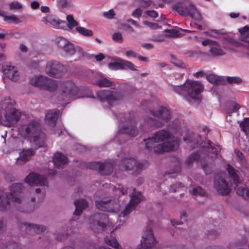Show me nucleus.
<instances>
[{
	"label": "nucleus",
	"mask_w": 249,
	"mask_h": 249,
	"mask_svg": "<svg viewBox=\"0 0 249 249\" xmlns=\"http://www.w3.org/2000/svg\"><path fill=\"white\" fill-rule=\"evenodd\" d=\"M171 137L170 133L164 129L157 132L154 136L144 140L146 148L149 151L162 153L177 149L179 145L178 140L166 141Z\"/></svg>",
	"instance_id": "nucleus-1"
},
{
	"label": "nucleus",
	"mask_w": 249,
	"mask_h": 249,
	"mask_svg": "<svg viewBox=\"0 0 249 249\" xmlns=\"http://www.w3.org/2000/svg\"><path fill=\"white\" fill-rule=\"evenodd\" d=\"M24 188L20 183L13 184L10 187V194L8 196L3 190L0 189V210H6L10 205L9 199L14 203L19 211L30 212V210L25 208V199L21 198V194Z\"/></svg>",
	"instance_id": "nucleus-2"
},
{
	"label": "nucleus",
	"mask_w": 249,
	"mask_h": 249,
	"mask_svg": "<svg viewBox=\"0 0 249 249\" xmlns=\"http://www.w3.org/2000/svg\"><path fill=\"white\" fill-rule=\"evenodd\" d=\"M203 85L198 81L187 80L183 85L174 86L172 90L183 96L190 103L198 102L202 99Z\"/></svg>",
	"instance_id": "nucleus-3"
},
{
	"label": "nucleus",
	"mask_w": 249,
	"mask_h": 249,
	"mask_svg": "<svg viewBox=\"0 0 249 249\" xmlns=\"http://www.w3.org/2000/svg\"><path fill=\"white\" fill-rule=\"evenodd\" d=\"M20 135L27 139L37 147L43 145L45 135L40 130L39 124L37 122H32L24 124L19 128Z\"/></svg>",
	"instance_id": "nucleus-4"
},
{
	"label": "nucleus",
	"mask_w": 249,
	"mask_h": 249,
	"mask_svg": "<svg viewBox=\"0 0 249 249\" xmlns=\"http://www.w3.org/2000/svg\"><path fill=\"white\" fill-rule=\"evenodd\" d=\"M20 116V112L14 107L10 98L0 102V124L11 126L17 123Z\"/></svg>",
	"instance_id": "nucleus-5"
},
{
	"label": "nucleus",
	"mask_w": 249,
	"mask_h": 249,
	"mask_svg": "<svg viewBox=\"0 0 249 249\" xmlns=\"http://www.w3.org/2000/svg\"><path fill=\"white\" fill-rule=\"evenodd\" d=\"M89 225L94 231L100 232L104 231L107 227L111 233L120 228V225L112 226V222L108 216L104 213L96 214L89 219Z\"/></svg>",
	"instance_id": "nucleus-6"
},
{
	"label": "nucleus",
	"mask_w": 249,
	"mask_h": 249,
	"mask_svg": "<svg viewBox=\"0 0 249 249\" xmlns=\"http://www.w3.org/2000/svg\"><path fill=\"white\" fill-rule=\"evenodd\" d=\"M150 112L154 118L148 117L146 121L150 125L157 127H162L172 117L171 111L164 107H160L155 110H151Z\"/></svg>",
	"instance_id": "nucleus-7"
},
{
	"label": "nucleus",
	"mask_w": 249,
	"mask_h": 249,
	"mask_svg": "<svg viewBox=\"0 0 249 249\" xmlns=\"http://www.w3.org/2000/svg\"><path fill=\"white\" fill-rule=\"evenodd\" d=\"M25 181L30 185H39L41 188H36L34 192L37 195V202H40L43 198L45 193L44 186H47L46 178L38 174L30 173L25 179Z\"/></svg>",
	"instance_id": "nucleus-8"
},
{
	"label": "nucleus",
	"mask_w": 249,
	"mask_h": 249,
	"mask_svg": "<svg viewBox=\"0 0 249 249\" xmlns=\"http://www.w3.org/2000/svg\"><path fill=\"white\" fill-rule=\"evenodd\" d=\"M98 98L102 102H106L111 106L118 104L124 97V92L120 89L101 90L97 92Z\"/></svg>",
	"instance_id": "nucleus-9"
},
{
	"label": "nucleus",
	"mask_w": 249,
	"mask_h": 249,
	"mask_svg": "<svg viewBox=\"0 0 249 249\" xmlns=\"http://www.w3.org/2000/svg\"><path fill=\"white\" fill-rule=\"evenodd\" d=\"M95 199V205L99 210L109 212H117L118 211V202L115 200H109L101 192L96 193Z\"/></svg>",
	"instance_id": "nucleus-10"
},
{
	"label": "nucleus",
	"mask_w": 249,
	"mask_h": 249,
	"mask_svg": "<svg viewBox=\"0 0 249 249\" xmlns=\"http://www.w3.org/2000/svg\"><path fill=\"white\" fill-rule=\"evenodd\" d=\"M29 83L35 87H42L50 91L55 90L58 87L56 81L42 75L31 77Z\"/></svg>",
	"instance_id": "nucleus-11"
},
{
	"label": "nucleus",
	"mask_w": 249,
	"mask_h": 249,
	"mask_svg": "<svg viewBox=\"0 0 249 249\" xmlns=\"http://www.w3.org/2000/svg\"><path fill=\"white\" fill-rule=\"evenodd\" d=\"M78 91V87L72 80L64 81L59 85V94L62 100H67L74 97H78L77 96Z\"/></svg>",
	"instance_id": "nucleus-12"
},
{
	"label": "nucleus",
	"mask_w": 249,
	"mask_h": 249,
	"mask_svg": "<svg viewBox=\"0 0 249 249\" xmlns=\"http://www.w3.org/2000/svg\"><path fill=\"white\" fill-rule=\"evenodd\" d=\"M45 71L48 75L56 78H60L64 76L67 72L66 67L59 62L50 60L47 62Z\"/></svg>",
	"instance_id": "nucleus-13"
},
{
	"label": "nucleus",
	"mask_w": 249,
	"mask_h": 249,
	"mask_svg": "<svg viewBox=\"0 0 249 249\" xmlns=\"http://www.w3.org/2000/svg\"><path fill=\"white\" fill-rule=\"evenodd\" d=\"M174 9L180 15L189 16L197 20H201L202 18L200 13L192 3H178L174 6Z\"/></svg>",
	"instance_id": "nucleus-14"
},
{
	"label": "nucleus",
	"mask_w": 249,
	"mask_h": 249,
	"mask_svg": "<svg viewBox=\"0 0 249 249\" xmlns=\"http://www.w3.org/2000/svg\"><path fill=\"white\" fill-rule=\"evenodd\" d=\"M231 183L224 174L217 175L214 179V187L218 193L223 196L230 194L231 190Z\"/></svg>",
	"instance_id": "nucleus-15"
},
{
	"label": "nucleus",
	"mask_w": 249,
	"mask_h": 249,
	"mask_svg": "<svg viewBox=\"0 0 249 249\" xmlns=\"http://www.w3.org/2000/svg\"><path fill=\"white\" fill-rule=\"evenodd\" d=\"M227 170L229 175L233 179V182L236 185L235 189L237 194L239 196H242L245 199L249 198V189L244 185L240 186H238V184L241 183L239 178L236 174L234 169L231 165H228L227 166Z\"/></svg>",
	"instance_id": "nucleus-16"
},
{
	"label": "nucleus",
	"mask_w": 249,
	"mask_h": 249,
	"mask_svg": "<svg viewBox=\"0 0 249 249\" xmlns=\"http://www.w3.org/2000/svg\"><path fill=\"white\" fill-rule=\"evenodd\" d=\"M157 244V241L151 228L146 229L143 232L141 241L142 249H152Z\"/></svg>",
	"instance_id": "nucleus-17"
},
{
	"label": "nucleus",
	"mask_w": 249,
	"mask_h": 249,
	"mask_svg": "<svg viewBox=\"0 0 249 249\" xmlns=\"http://www.w3.org/2000/svg\"><path fill=\"white\" fill-rule=\"evenodd\" d=\"M144 199V197L142 196L141 193L137 192L134 189L130 203L126 206L124 212L120 215V218L124 217L130 213L135 209L137 205Z\"/></svg>",
	"instance_id": "nucleus-18"
},
{
	"label": "nucleus",
	"mask_w": 249,
	"mask_h": 249,
	"mask_svg": "<svg viewBox=\"0 0 249 249\" xmlns=\"http://www.w3.org/2000/svg\"><path fill=\"white\" fill-rule=\"evenodd\" d=\"M146 166L144 165L142 163L138 162L133 158H125L121 162L120 167L122 170H134L135 172H138L139 171L145 168Z\"/></svg>",
	"instance_id": "nucleus-19"
},
{
	"label": "nucleus",
	"mask_w": 249,
	"mask_h": 249,
	"mask_svg": "<svg viewBox=\"0 0 249 249\" xmlns=\"http://www.w3.org/2000/svg\"><path fill=\"white\" fill-rule=\"evenodd\" d=\"M42 21L45 24L50 25L56 29H65L67 28L66 21L61 20L53 15H47L42 18Z\"/></svg>",
	"instance_id": "nucleus-20"
},
{
	"label": "nucleus",
	"mask_w": 249,
	"mask_h": 249,
	"mask_svg": "<svg viewBox=\"0 0 249 249\" xmlns=\"http://www.w3.org/2000/svg\"><path fill=\"white\" fill-rule=\"evenodd\" d=\"M21 230L25 232L33 234L41 233L45 231L46 227L43 225H36L30 223H22L20 225Z\"/></svg>",
	"instance_id": "nucleus-21"
},
{
	"label": "nucleus",
	"mask_w": 249,
	"mask_h": 249,
	"mask_svg": "<svg viewBox=\"0 0 249 249\" xmlns=\"http://www.w3.org/2000/svg\"><path fill=\"white\" fill-rule=\"evenodd\" d=\"M138 133V131L135 128L134 122L132 120H130L120 129L118 137H122L121 135L123 134L135 137Z\"/></svg>",
	"instance_id": "nucleus-22"
},
{
	"label": "nucleus",
	"mask_w": 249,
	"mask_h": 249,
	"mask_svg": "<svg viewBox=\"0 0 249 249\" xmlns=\"http://www.w3.org/2000/svg\"><path fill=\"white\" fill-rule=\"evenodd\" d=\"M4 73L6 77L13 81H17L20 77V73L18 69L11 65H6L4 68Z\"/></svg>",
	"instance_id": "nucleus-23"
},
{
	"label": "nucleus",
	"mask_w": 249,
	"mask_h": 249,
	"mask_svg": "<svg viewBox=\"0 0 249 249\" xmlns=\"http://www.w3.org/2000/svg\"><path fill=\"white\" fill-rule=\"evenodd\" d=\"M59 114V111L58 110H48L46 114L45 123L51 126H54L55 125Z\"/></svg>",
	"instance_id": "nucleus-24"
},
{
	"label": "nucleus",
	"mask_w": 249,
	"mask_h": 249,
	"mask_svg": "<svg viewBox=\"0 0 249 249\" xmlns=\"http://www.w3.org/2000/svg\"><path fill=\"white\" fill-rule=\"evenodd\" d=\"M34 155V152L31 149H24L19 154L17 159L18 164L21 165L29 160Z\"/></svg>",
	"instance_id": "nucleus-25"
},
{
	"label": "nucleus",
	"mask_w": 249,
	"mask_h": 249,
	"mask_svg": "<svg viewBox=\"0 0 249 249\" xmlns=\"http://www.w3.org/2000/svg\"><path fill=\"white\" fill-rule=\"evenodd\" d=\"M54 165L58 168H64L68 162L67 158L61 153H56L53 158Z\"/></svg>",
	"instance_id": "nucleus-26"
},
{
	"label": "nucleus",
	"mask_w": 249,
	"mask_h": 249,
	"mask_svg": "<svg viewBox=\"0 0 249 249\" xmlns=\"http://www.w3.org/2000/svg\"><path fill=\"white\" fill-rule=\"evenodd\" d=\"M56 5L60 10H72L75 7L72 0H56Z\"/></svg>",
	"instance_id": "nucleus-27"
},
{
	"label": "nucleus",
	"mask_w": 249,
	"mask_h": 249,
	"mask_svg": "<svg viewBox=\"0 0 249 249\" xmlns=\"http://www.w3.org/2000/svg\"><path fill=\"white\" fill-rule=\"evenodd\" d=\"M104 242L115 249H123L115 237L107 236L104 238Z\"/></svg>",
	"instance_id": "nucleus-28"
},
{
	"label": "nucleus",
	"mask_w": 249,
	"mask_h": 249,
	"mask_svg": "<svg viewBox=\"0 0 249 249\" xmlns=\"http://www.w3.org/2000/svg\"><path fill=\"white\" fill-rule=\"evenodd\" d=\"M210 53L213 56H220L226 54L225 51L221 48L220 44L214 41L210 49Z\"/></svg>",
	"instance_id": "nucleus-29"
},
{
	"label": "nucleus",
	"mask_w": 249,
	"mask_h": 249,
	"mask_svg": "<svg viewBox=\"0 0 249 249\" xmlns=\"http://www.w3.org/2000/svg\"><path fill=\"white\" fill-rule=\"evenodd\" d=\"M75 205V211L74 214L76 215H79L82 212L83 209L87 208L88 206V203L83 199H79L74 202Z\"/></svg>",
	"instance_id": "nucleus-30"
},
{
	"label": "nucleus",
	"mask_w": 249,
	"mask_h": 249,
	"mask_svg": "<svg viewBox=\"0 0 249 249\" xmlns=\"http://www.w3.org/2000/svg\"><path fill=\"white\" fill-rule=\"evenodd\" d=\"M67 27L70 31H72L74 28L78 27V22L74 19L72 15L69 14L66 17Z\"/></svg>",
	"instance_id": "nucleus-31"
},
{
	"label": "nucleus",
	"mask_w": 249,
	"mask_h": 249,
	"mask_svg": "<svg viewBox=\"0 0 249 249\" xmlns=\"http://www.w3.org/2000/svg\"><path fill=\"white\" fill-rule=\"evenodd\" d=\"M95 84L101 87H109L113 85V83L111 81L103 76L100 77Z\"/></svg>",
	"instance_id": "nucleus-32"
},
{
	"label": "nucleus",
	"mask_w": 249,
	"mask_h": 249,
	"mask_svg": "<svg viewBox=\"0 0 249 249\" xmlns=\"http://www.w3.org/2000/svg\"><path fill=\"white\" fill-rule=\"evenodd\" d=\"M0 249H21V248L18 243L10 241L2 242L1 245H0Z\"/></svg>",
	"instance_id": "nucleus-33"
},
{
	"label": "nucleus",
	"mask_w": 249,
	"mask_h": 249,
	"mask_svg": "<svg viewBox=\"0 0 249 249\" xmlns=\"http://www.w3.org/2000/svg\"><path fill=\"white\" fill-rule=\"evenodd\" d=\"M241 35V39L244 41L249 42V26H245L239 29Z\"/></svg>",
	"instance_id": "nucleus-34"
},
{
	"label": "nucleus",
	"mask_w": 249,
	"mask_h": 249,
	"mask_svg": "<svg viewBox=\"0 0 249 249\" xmlns=\"http://www.w3.org/2000/svg\"><path fill=\"white\" fill-rule=\"evenodd\" d=\"M107 164L97 162H91L89 164L90 168L98 170L103 173H105L104 170L107 167Z\"/></svg>",
	"instance_id": "nucleus-35"
},
{
	"label": "nucleus",
	"mask_w": 249,
	"mask_h": 249,
	"mask_svg": "<svg viewBox=\"0 0 249 249\" xmlns=\"http://www.w3.org/2000/svg\"><path fill=\"white\" fill-rule=\"evenodd\" d=\"M122 59L117 58L116 61L109 63L108 67L111 70H123L122 67Z\"/></svg>",
	"instance_id": "nucleus-36"
},
{
	"label": "nucleus",
	"mask_w": 249,
	"mask_h": 249,
	"mask_svg": "<svg viewBox=\"0 0 249 249\" xmlns=\"http://www.w3.org/2000/svg\"><path fill=\"white\" fill-rule=\"evenodd\" d=\"M206 79L209 82L215 85L219 84L222 82L221 78L214 74L207 75Z\"/></svg>",
	"instance_id": "nucleus-37"
},
{
	"label": "nucleus",
	"mask_w": 249,
	"mask_h": 249,
	"mask_svg": "<svg viewBox=\"0 0 249 249\" xmlns=\"http://www.w3.org/2000/svg\"><path fill=\"white\" fill-rule=\"evenodd\" d=\"M76 31L79 34L84 36H91L93 35V32L91 30L81 26L77 27L76 28Z\"/></svg>",
	"instance_id": "nucleus-38"
},
{
	"label": "nucleus",
	"mask_w": 249,
	"mask_h": 249,
	"mask_svg": "<svg viewBox=\"0 0 249 249\" xmlns=\"http://www.w3.org/2000/svg\"><path fill=\"white\" fill-rule=\"evenodd\" d=\"M3 18L4 21L9 23L18 24L21 22V20L15 15L11 16H4Z\"/></svg>",
	"instance_id": "nucleus-39"
},
{
	"label": "nucleus",
	"mask_w": 249,
	"mask_h": 249,
	"mask_svg": "<svg viewBox=\"0 0 249 249\" xmlns=\"http://www.w3.org/2000/svg\"><path fill=\"white\" fill-rule=\"evenodd\" d=\"M75 46L73 44L70 42L64 49L63 50L65 53L69 55H72L74 54V50Z\"/></svg>",
	"instance_id": "nucleus-40"
},
{
	"label": "nucleus",
	"mask_w": 249,
	"mask_h": 249,
	"mask_svg": "<svg viewBox=\"0 0 249 249\" xmlns=\"http://www.w3.org/2000/svg\"><path fill=\"white\" fill-rule=\"evenodd\" d=\"M56 43L60 48L63 49L70 43V42L65 38L63 37H58L56 39Z\"/></svg>",
	"instance_id": "nucleus-41"
},
{
	"label": "nucleus",
	"mask_w": 249,
	"mask_h": 249,
	"mask_svg": "<svg viewBox=\"0 0 249 249\" xmlns=\"http://www.w3.org/2000/svg\"><path fill=\"white\" fill-rule=\"evenodd\" d=\"M190 192L193 195L204 196L205 195V191L199 186L193 187Z\"/></svg>",
	"instance_id": "nucleus-42"
},
{
	"label": "nucleus",
	"mask_w": 249,
	"mask_h": 249,
	"mask_svg": "<svg viewBox=\"0 0 249 249\" xmlns=\"http://www.w3.org/2000/svg\"><path fill=\"white\" fill-rule=\"evenodd\" d=\"M226 34L224 30H212L209 33V35L212 37L218 38L221 35H223Z\"/></svg>",
	"instance_id": "nucleus-43"
},
{
	"label": "nucleus",
	"mask_w": 249,
	"mask_h": 249,
	"mask_svg": "<svg viewBox=\"0 0 249 249\" xmlns=\"http://www.w3.org/2000/svg\"><path fill=\"white\" fill-rule=\"evenodd\" d=\"M122 62L123 70L127 68L132 71H136L137 70L135 68L136 67L135 66L133 63H132L131 62L124 60V59H122Z\"/></svg>",
	"instance_id": "nucleus-44"
},
{
	"label": "nucleus",
	"mask_w": 249,
	"mask_h": 249,
	"mask_svg": "<svg viewBox=\"0 0 249 249\" xmlns=\"http://www.w3.org/2000/svg\"><path fill=\"white\" fill-rule=\"evenodd\" d=\"M240 125L243 131L247 132L249 131V119H245L244 121L240 123Z\"/></svg>",
	"instance_id": "nucleus-45"
},
{
	"label": "nucleus",
	"mask_w": 249,
	"mask_h": 249,
	"mask_svg": "<svg viewBox=\"0 0 249 249\" xmlns=\"http://www.w3.org/2000/svg\"><path fill=\"white\" fill-rule=\"evenodd\" d=\"M10 9L11 10H19L22 8V5L21 3L18 1H13L9 4Z\"/></svg>",
	"instance_id": "nucleus-46"
},
{
	"label": "nucleus",
	"mask_w": 249,
	"mask_h": 249,
	"mask_svg": "<svg viewBox=\"0 0 249 249\" xmlns=\"http://www.w3.org/2000/svg\"><path fill=\"white\" fill-rule=\"evenodd\" d=\"M227 81L230 83H240L242 82V80L239 77L232 76L227 77Z\"/></svg>",
	"instance_id": "nucleus-47"
},
{
	"label": "nucleus",
	"mask_w": 249,
	"mask_h": 249,
	"mask_svg": "<svg viewBox=\"0 0 249 249\" xmlns=\"http://www.w3.org/2000/svg\"><path fill=\"white\" fill-rule=\"evenodd\" d=\"M85 52L82 48L80 47L76 46L74 50V54H76L77 58H80L81 57L84 56Z\"/></svg>",
	"instance_id": "nucleus-48"
},
{
	"label": "nucleus",
	"mask_w": 249,
	"mask_h": 249,
	"mask_svg": "<svg viewBox=\"0 0 249 249\" xmlns=\"http://www.w3.org/2000/svg\"><path fill=\"white\" fill-rule=\"evenodd\" d=\"M202 167L206 174L210 173L212 169V164L206 163L204 160L201 161Z\"/></svg>",
	"instance_id": "nucleus-49"
},
{
	"label": "nucleus",
	"mask_w": 249,
	"mask_h": 249,
	"mask_svg": "<svg viewBox=\"0 0 249 249\" xmlns=\"http://www.w3.org/2000/svg\"><path fill=\"white\" fill-rule=\"evenodd\" d=\"M112 38L114 41L116 42H122L123 41L122 34L119 32L113 34Z\"/></svg>",
	"instance_id": "nucleus-50"
},
{
	"label": "nucleus",
	"mask_w": 249,
	"mask_h": 249,
	"mask_svg": "<svg viewBox=\"0 0 249 249\" xmlns=\"http://www.w3.org/2000/svg\"><path fill=\"white\" fill-rule=\"evenodd\" d=\"M103 15L107 18L112 19L115 15V13L113 9H110L108 11L104 12Z\"/></svg>",
	"instance_id": "nucleus-51"
},
{
	"label": "nucleus",
	"mask_w": 249,
	"mask_h": 249,
	"mask_svg": "<svg viewBox=\"0 0 249 249\" xmlns=\"http://www.w3.org/2000/svg\"><path fill=\"white\" fill-rule=\"evenodd\" d=\"M200 156L197 153H194L191 155L187 160V162L188 164H191L193 161L197 160L199 158Z\"/></svg>",
	"instance_id": "nucleus-52"
},
{
	"label": "nucleus",
	"mask_w": 249,
	"mask_h": 249,
	"mask_svg": "<svg viewBox=\"0 0 249 249\" xmlns=\"http://www.w3.org/2000/svg\"><path fill=\"white\" fill-rule=\"evenodd\" d=\"M142 23L144 25L147 26L151 29H156L159 27L157 23H152L147 21H144Z\"/></svg>",
	"instance_id": "nucleus-53"
},
{
	"label": "nucleus",
	"mask_w": 249,
	"mask_h": 249,
	"mask_svg": "<svg viewBox=\"0 0 249 249\" xmlns=\"http://www.w3.org/2000/svg\"><path fill=\"white\" fill-rule=\"evenodd\" d=\"M125 55L128 58H136L137 57V53L132 50H128L125 52Z\"/></svg>",
	"instance_id": "nucleus-54"
},
{
	"label": "nucleus",
	"mask_w": 249,
	"mask_h": 249,
	"mask_svg": "<svg viewBox=\"0 0 249 249\" xmlns=\"http://www.w3.org/2000/svg\"><path fill=\"white\" fill-rule=\"evenodd\" d=\"M142 13V10L140 8H137L132 13V16L136 18H139L141 17Z\"/></svg>",
	"instance_id": "nucleus-55"
},
{
	"label": "nucleus",
	"mask_w": 249,
	"mask_h": 249,
	"mask_svg": "<svg viewBox=\"0 0 249 249\" xmlns=\"http://www.w3.org/2000/svg\"><path fill=\"white\" fill-rule=\"evenodd\" d=\"M182 187V184L181 183H176L171 186L170 188V191L171 192H174L178 190V189Z\"/></svg>",
	"instance_id": "nucleus-56"
},
{
	"label": "nucleus",
	"mask_w": 249,
	"mask_h": 249,
	"mask_svg": "<svg viewBox=\"0 0 249 249\" xmlns=\"http://www.w3.org/2000/svg\"><path fill=\"white\" fill-rule=\"evenodd\" d=\"M145 13L151 18H156L158 16V13L154 10L146 11Z\"/></svg>",
	"instance_id": "nucleus-57"
},
{
	"label": "nucleus",
	"mask_w": 249,
	"mask_h": 249,
	"mask_svg": "<svg viewBox=\"0 0 249 249\" xmlns=\"http://www.w3.org/2000/svg\"><path fill=\"white\" fill-rule=\"evenodd\" d=\"M172 62L175 65H176L178 67H182V68L185 67V64L183 62H182L181 61H180L179 60H178L176 58H173Z\"/></svg>",
	"instance_id": "nucleus-58"
},
{
	"label": "nucleus",
	"mask_w": 249,
	"mask_h": 249,
	"mask_svg": "<svg viewBox=\"0 0 249 249\" xmlns=\"http://www.w3.org/2000/svg\"><path fill=\"white\" fill-rule=\"evenodd\" d=\"M214 41H213L210 39H205L202 41V44L204 46H209L210 47V48H211L212 46L213 45V43H214Z\"/></svg>",
	"instance_id": "nucleus-59"
},
{
	"label": "nucleus",
	"mask_w": 249,
	"mask_h": 249,
	"mask_svg": "<svg viewBox=\"0 0 249 249\" xmlns=\"http://www.w3.org/2000/svg\"><path fill=\"white\" fill-rule=\"evenodd\" d=\"M165 32L169 33V36L172 37L176 36L178 34V31L177 30H165Z\"/></svg>",
	"instance_id": "nucleus-60"
},
{
	"label": "nucleus",
	"mask_w": 249,
	"mask_h": 249,
	"mask_svg": "<svg viewBox=\"0 0 249 249\" xmlns=\"http://www.w3.org/2000/svg\"><path fill=\"white\" fill-rule=\"evenodd\" d=\"M115 192H116V193H117V192H119V193H121L122 195L124 194L125 193H126V189L123 186L121 185H119L118 187L116 188L115 187Z\"/></svg>",
	"instance_id": "nucleus-61"
},
{
	"label": "nucleus",
	"mask_w": 249,
	"mask_h": 249,
	"mask_svg": "<svg viewBox=\"0 0 249 249\" xmlns=\"http://www.w3.org/2000/svg\"><path fill=\"white\" fill-rule=\"evenodd\" d=\"M151 4V1L150 0H142L141 2V5L142 7L146 8L150 6Z\"/></svg>",
	"instance_id": "nucleus-62"
},
{
	"label": "nucleus",
	"mask_w": 249,
	"mask_h": 249,
	"mask_svg": "<svg viewBox=\"0 0 249 249\" xmlns=\"http://www.w3.org/2000/svg\"><path fill=\"white\" fill-rule=\"evenodd\" d=\"M86 249H111L110 248L105 247V246H101L98 248H97L94 245H89Z\"/></svg>",
	"instance_id": "nucleus-63"
},
{
	"label": "nucleus",
	"mask_w": 249,
	"mask_h": 249,
	"mask_svg": "<svg viewBox=\"0 0 249 249\" xmlns=\"http://www.w3.org/2000/svg\"><path fill=\"white\" fill-rule=\"evenodd\" d=\"M122 26L124 28V30H125L126 31H129L130 33H133V32H134V31H135L134 29L129 25L122 24Z\"/></svg>",
	"instance_id": "nucleus-64"
}]
</instances>
